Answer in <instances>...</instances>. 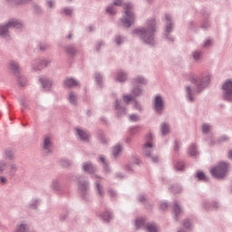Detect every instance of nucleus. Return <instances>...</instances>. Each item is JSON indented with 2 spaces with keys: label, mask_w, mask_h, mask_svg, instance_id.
<instances>
[{
  "label": "nucleus",
  "mask_w": 232,
  "mask_h": 232,
  "mask_svg": "<svg viewBox=\"0 0 232 232\" xmlns=\"http://www.w3.org/2000/svg\"><path fill=\"white\" fill-rule=\"evenodd\" d=\"M188 79L195 85V87L189 85L185 87L186 99L188 102H195L197 93H200V92L209 86V82H211V74L208 72H203L198 75L189 72Z\"/></svg>",
  "instance_id": "obj_1"
},
{
  "label": "nucleus",
  "mask_w": 232,
  "mask_h": 232,
  "mask_svg": "<svg viewBox=\"0 0 232 232\" xmlns=\"http://www.w3.org/2000/svg\"><path fill=\"white\" fill-rule=\"evenodd\" d=\"M122 6L124 10V15L121 19V24L124 28H130L131 24L135 22V14H133V5L130 2H125L122 4V0H115L112 4L106 7V14L109 15L117 14V7Z\"/></svg>",
  "instance_id": "obj_2"
},
{
  "label": "nucleus",
  "mask_w": 232,
  "mask_h": 232,
  "mask_svg": "<svg viewBox=\"0 0 232 232\" xmlns=\"http://www.w3.org/2000/svg\"><path fill=\"white\" fill-rule=\"evenodd\" d=\"M155 32H157V20L150 18L146 21L144 27L134 29L132 34L137 35L145 44L155 46V44H157Z\"/></svg>",
  "instance_id": "obj_3"
},
{
  "label": "nucleus",
  "mask_w": 232,
  "mask_h": 232,
  "mask_svg": "<svg viewBox=\"0 0 232 232\" xmlns=\"http://www.w3.org/2000/svg\"><path fill=\"white\" fill-rule=\"evenodd\" d=\"M82 169L85 173L92 175V179L94 180V189L96 194L102 198L104 197V188L102 187V178L93 174L97 171V167L93 165L91 161L82 163Z\"/></svg>",
  "instance_id": "obj_4"
},
{
  "label": "nucleus",
  "mask_w": 232,
  "mask_h": 232,
  "mask_svg": "<svg viewBox=\"0 0 232 232\" xmlns=\"http://www.w3.org/2000/svg\"><path fill=\"white\" fill-rule=\"evenodd\" d=\"M153 139V134L150 133L147 135V141L143 146V155L149 157L154 164H157L160 161L159 156H155V144L151 141Z\"/></svg>",
  "instance_id": "obj_5"
},
{
  "label": "nucleus",
  "mask_w": 232,
  "mask_h": 232,
  "mask_svg": "<svg viewBox=\"0 0 232 232\" xmlns=\"http://www.w3.org/2000/svg\"><path fill=\"white\" fill-rule=\"evenodd\" d=\"M229 168L228 162L221 161L210 169V173L214 179H224L227 175Z\"/></svg>",
  "instance_id": "obj_6"
},
{
  "label": "nucleus",
  "mask_w": 232,
  "mask_h": 232,
  "mask_svg": "<svg viewBox=\"0 0 232 232\" xmlns=\"http://www.w3.org/2000/svg\"><path fill=\"white\" fill-rule=\"evenodd\" d=\"M10 28H15L16 30H21V28H23V22H21V20L13 18L8 20V22L5 24L0 25L1 37H5V39H8L10 37L8 29Z\"/></svg>",
  "instance_id": "obj_7"
},
{
  "label": "nucleus",
  "mask_w": 232,
  "mask_h": 232,
  "mask_svg": "<svg viewBox=\"0 0 232 232\" xmlns=\"http://www.w3.org/2000/svg\"><path fill=\"white\" fill-rule=\"evenodd\" d=\"M173 32V18L171 17V14H165V34H164V39L169 41V43H173L175 41V38L169 34Z\"/></svg>",
  "instance_id": "obj_8"
},
{
  "label": "nucleus",
  "mask_w": 232,
  "mask_h": 232,
  "mask_svg": "<svg viewBox=\"0 0 232 232\" xmlns=\"http://www.w3.org/2000/svg\"><path fill=\"white\" fill-rule=\"evenodd\" d=\"M221 91L223 101L232 102V79H227L223 82Z\"/></svg>",
  "instance_id": "obj_9"
},
{
  "label": "nucleus",
  "mask_w": 232,
  "mask_h": 232,
  "mask_svg": "<svg viewBox=\"0 0 232 232\" xmlns=\"http://www.w3.org/2000/svg\"><path fill=\"white\" fill-rule=\"evenodd\" d=\"M71 180H78L77 186L82 196L86 197L90 191V182L82 179V176H75Z\"/></svg>",
  "instance_id": "obj_10"
},
{
  "label": "nucleus",
  "mask_w": 232,
  "mask_h": 232,
  "mask_svg": "<svg viewBox=\"0 0 232 232\" xmlns=\"http://www.w3.org/2000/svg\"><path fill=\"white\" fill-rule=\"evenodd\" d=\"M152 104H153V110L155 113H157V115H162V113H164L165 103H164V98H162V96L159 94L156 95L153 99Z\"/></svg>",
  "instance_id": "obj_11"
},
{
  "label": "nucleus",
  "mask_w": 232,
  "mask_h": 232,
  "mask_svg": "<svg viewBox=\"0 0 232 232\" xmlns=\"http://www.w3.org/2000/svg\"><path fill=\"white\" fill-rule=\"evenodd\" d=\"M42 150L45 155L53 153V141L52 140V136H44Z\"/></svg>",
  "instance_id": "obj_12"
},
{
  "label": "nucleus",
  "mask_w": 232,
  "mask_h": 232,
  "mask_svg": "<svg viewBox=\"0 0 232 232\" xmlns=\"http://www.w3.org/2000/svg\"><path fill=\"white\" fill-rule=\"evenodd\" d=\"M51 63H52V61L48 59L38 58L34 62L32 68L34 72H40V70H43V68H46V66H50Z\"/></svg>",
  "instance_id": "obj_13"
},
{
  "label": "nucleus",
  "mask_w": 232,
  "mask_h": 232,
  "mask_svg": "<svg viewBox=\"0 0 232 232\" xmlns=\"http://www.w3.org/2000/svg\"><path fill=\"white\" fill-rule=\"evenodd\" d=\"M114 81L115 82H121V83L126 82L128 81V72L122 69H119L115 72Z\"/></svg>",
  "instance_id": "obj_14"
},
{
  "label": "nucleus",
  "mask_w": 232,
  "mask_h": 232,
  "mask_svg": "<svg viewBox=\"0 0 232 232\" xmlns=\"http://www.w3.org/2000/svg\"><path fill=\"white\" fill-rule=\"evenodd\" d=\"M132 86H146L148 84V79L142 75H137L130 80Z\"/></svg>",
  "instance_id": "obj_15"
},
{
  "label": "nucleus",
  "mask_w": 232,
  "mask_h": 232,
  "mask_svg": "<svg viewBox=\"0 0 232 232\" xmlns=\"http://www.w3.org/2000/svg\"><path fill=\"white\" fill-rule=\"evenodd\" d=\"M201 206L203 209H206V211H210L211 209H218V202L211 201L208 199L203 200L201 202Z\"/></svg>",
  "instance_id": "obj_16"
},
{
  "label": "nucleus",
  "mask_w": 232,
  "mask_h": 232,
  "mask_svg": "<svg viewBox=\"0 0 232 232\" xmlns=\"http://www.w3.org/2000/svg\"><path fill=\"white\" fill-rule=\"evenodd\" d=\"M75 131L80 140H83V142H88L90 140V132H88V130L82 128H76Z\"/></svg>",
  "instance_id": "obj_17"
},
{
  "label": "nucleus",
  "mask_w": 232,
  "mask_h": 232,
  "mask_svg": "<svg viewBox=\"0 0 232 232\" xmlns=\"http://www.w3.org/2000/svg\"><path fill=\"white\" fill-rule=\"evenodd\" d=\"M191 57L194 63H202V61H204V51L196 49L192 51Z\"/></svg>",
  "instance_id": "obj_18"
},
{
  "label": "nucleus",
  "mask_w": 232,
  "mask_h": 232,
  "mask_svg": "<svg viewBox=\"0 0 232 232\" xmlns=\"http://www.w3.org/2000/svg\"><path fill=\"white\" fill-rule=\"evenodd\" d=\"M173 213L175 220H179V217H180L182 213H184L182 206H180V202L174 201Z\"/></svg>",
  "instance_id": "obj_19"
},
{
  "label": "nucleus",
  "mask_w": 232,
  "mask_h": 232,
  "mask_svg": "<svg viewBox=\"0 0 232 232\" xmlns=\"http://www.w3.org/2000/svg\"><path fill=\"white\" fill-rule=\"evenodd\" d=\"M133 87L130 89V93L134 97H142L144 95V88L140 85H132Z\"/></svg>",
  "instance_id": "obj_20"
},
{
  "label": "nucleus",
  "mask_w": 232,
  "mask_h": 232,
  "mask_svg": "<svg viewBox=\"0 0 232 232\" xmlns=\"http://www.w3.org/2000/svg\"><path fill=\"white\" fill-rule=\"evenodd\" d=\"M67 101L72 106H77V104H79V96L77 95V92H70L68 93Z\"/></svg>",
  "instance_id": "obj_21"
},
{
  "label": "nucleus",
  "mask_w": 232,
  "mask_h": 232,
  "mask_svg": "<svg viewBox=\"0 0 232 232\" xmlns=\"http://www.w3.org/2000/svg\"><path fill=\"white\" fill-rule=\"evenodd\" d=\"M100 218L105 224H108V222L113 220V213L111 210H104L102 214H100Z\"/></svg>",
  "instance_id": "obj_22"
},
{
  "label": "nucleus",
  "mask_w": 232,
  "mask_h": 232,
  "mask_svg": "<svg viewBox=\"0 0 232 232\" xmlns=\"http://www.w3.org/2000/svg\"><path fill=\"white\" fill-rule=\"evenodd\" d=\"M63 84L66 88H77V86H81V82L73 78H66Z\"/></svg>",
  "instance_id": "obj_23"
},
{
  "label": "nucleus",
  "mask_w": 232,
  "mask_h": 232,
  "mask_svg": "<svg viewBox=\"0 0 232 232\" xmlns=\"http://www.w3.org/2000/svg\"><path fill=\"white\" fill-rule=\"evenodd\" d=\"M115 110L118 117H121V115H126V113H128L126 107L121 105V101L119 100L115 101Z\"/></svg>",
  "instance_id": "obj_24"
},
{
  "label": "nucleus",
  "mask_w": 232,
  "mask_h": 232,
  "mask_svg": "<svg viewBox=\"0 0 232 232\" xmlns=\"http://www.w3.org/2000/svg\"><path fill=\"white\" fill-rule=\"evenodd\" d=\"M122 150H124V147H122V145L119 143L116 144L111 150L112 157H114V159H118V157H121V155H122Z\"/></svg>",
  "instance_id": "obj_25"
},
{
  "label": "nucleus",
  "mask_w": 232,
  "mask_h": 232,
  "mask_svg": "<svg viewBox=\"0 0 232 232\" xmlns=\"http://www.w3.org/2000/svg\"><path fill=\"white\" fill-rule=\"evenodd\" d=\"M134 226L136 229H146V218H137L134 221Z\"/></svg>",
  "instance_id": "obj_26"
},
{
  "label": "nucleus",
  "mask_w": 232,
  "mask_h": 232,
  "mask_svg": "<svg viewBox=\"0 0 232 232\" xmlns=\"http://www.w3.org/2000/svg\"><path fill=\"white\" fill-rule=\"evenodd\" d=\"M64 50L69 57H75V55H77V48H75L73 44L66 45Z\"/></svg>",
  "instance_id": "obj_27"
},
{
  "label": "nucleus",
  "mask_w": 232,
  "mask_h": 232,
  "mask_svg": "<svg viewBox=\"0 0 232 232\" xmlns=\"http://www.w3.org/2000/svg\"><path fill=\"white\" fill-rule=\"evenodd\" d=\"M40 82L45 91H49L52 89V80L48 78H40Z\"/></svg>",
  "instance_id": "obj_28"
},
{
  "label": "nucleus",
  "mask_w": 232,
  "mask_h": 232,
  "mask_svg": "<svg viewBox=\"0 0 232 232\" xmlns=\"http://www.w3.org/2000/svg\"><path fill=\"white\" fill-rule=\"evenodd\" d=\"M17 164L14 163H11L9 164V170L6 172L7 173V177H9L10 179H14V177H15V173H17Z\"/></svg>",
  "instance_id": "obj_29"
},
{
  "label": "nucleus",
  "mask_w": 232,
  "mask_h": 232,
  "mask_svg": "<svg viewBox=\"0 0 232 232\" xmlns=\"http://www.w3.org/2000/svg\"><path fill=\"white\" fill-rule=\"evenodd\" d=\"M146 231L147 232H160V228L159 227V225L157 223H148L146 225Z\"/></svg>",
  "instance_id": "obj_30"
},
{
  "label": "nucleus",
  "mask_w": 232,
  "mask_h": 232,
  "mask_svg": "<svg viewBox=\"0 0 232 232\" xmlns=\"http://www.w3.org/2000/svg\"><path fill=\"white\" fill-rule=\"evenodd\" d=\"M9 68L14 73H19L21 72V67L19 66V63L14 60L9 62Z\"/></svg>",
  "instance_id": "obj_31"
},
{
  "label": "nucleus",
  "mask_w": 232,
  "mask_h": 232,
  "mask_svg": "<svg viewBox=\"0 0 232 232\" xmlns=\"http://www.w3.org/2000/svg\"><path fill=\"white\" fill-rule=\"evenodd\" d=\"M11 6H17L19 5H26L32 0H5Z\"/></svg>",
  "instance_id": "obj_32"
},
{
  "label": "nucleus",
  "mask_w": 232,
  "mask_h": 232,
  "mask_svg": "<svg viewBox=\"0 0 232 232\" xmlns=\"http://www.w3.org/2000/svg\"><path fill=\"white\" fill-rule=\"evenodd\" d=\"M183 227L184 228L178 229V232H188V230L193 227V224L191 223V221H189V219H185L183 222Z\"/></svg>",
  "instance_id": "obj_33"
},
{
  "label": "nucleus",
  "mask_w": 232,
  "mask_h": 232,
  "mask_svg": "<svg viewBox=\"0 0 232 232\" xmlns=\"http://www.w3.org/2000/svg\"><path fill=\"white\" fill-rule=\"evenodd\" d=\"M188 154L190 157H197L198 155V149H197V145L191 144L188 149Z\"/></svg>",
  "instance_id": "obj_34"
},
{
  "label": "nucleus",
  "mask_w": 232,
  "mask_h": 232,
  "mask_svg": "<svg viewBox=\"0 0 232 232\" xmlns=\"http://www.w3.org/2000/svg\"><path fill=\"white\" fill-rule=\"evenodd\" d=\"M169 123L164 121L160 124V131H161V135L166 136L168 135V133H169Z\"/></svg>",
  "instance_id": "obj_35"
},
{
  "label": "nucleus",
  "mask_w": 232,
  "mask_h": 232,
  "mask_svg": "<svg viewBox=\"0 0 232 232\" xmlns=\"http://www.w3.org/2000/svg\"><path fill=\"white\" fill-rule=\"evenodd\" d=\"M3 157L5 160H14V159H15V157L14 156V150H5L4 151Z\"/></svg>",
  "instance_id": "obj_36"
},
{
  "label": "nucleus",
  "mask_w": 232,
  "mask_h": 232,
  "mask_svg": "<svg viewBox=\"0 0 232 232\" xmlns=\"http://www.w3.org/2000/svg\"><path fill=\"white\" fill-rule=\"evenodd\" d=\"M10 176H8V173L5 172V174H0V186H6L9 182Z\"/></svg>",
  "instance_id": "obj_37"
},
{
  "label": "nucleus",
  "mask_w": 232,
  "mask_h": 232,
  "mask_svg": "<svg viewBox=\"0 0 232 232\" xmlns=\"http://www.w3.org/2000/svg\"><path fill=\"white\" fill-rule=\"evenodd\" d=\"M94 79L96 81V84L102 88V84L104 83V77L101 72H96L94 74Z\"/></svg>",
  "instance_id": "obj_38"
},
{
  "label": "nucleus",
  "mask_w": 232,
  "mask_h": 232,
  "mask_svg": "<svg viewBox=\"0 0 232 232\" xmlns=\"http://www.w3.org/2000/svg\"><path fill=\"white\" fill-rule=\"evenodd\" d=\"M213 126L209 123H203L201 127V131L204 135H208L210 131H212Z\"/></svg>",
  "instance_id": "obj_39"
},
{
  "label": "nucleus",
  "mask_w": 232,
  "mask_h": 232,
  "mask_svg": "<svg viewBox=\"0 0 232 232\" xmlns=\"http://www.w3.org/2000/svg\"><path fill=\"white\" fill-rule=\"evenodd\" d=\"M114 43L117 44V46H121V44H124V43H126V37L117 34L114 39Z\"/></svg>",
  "instance_id": "obj_40"
},
{
  "label": "nucleus",
  "mask_w": 232,
  "mask_h": 232,
  "mask_svg": "<svg viewBox=\"0 0 232 232\" xmlns=\"http://www.w3.org/2000/svg\"><path fill=\"white\" fill-rule=\"evenodd\" d=\"M51 188L52 189H54V191H59V189H61V182L59 181V179H53L51 183Z\"/></svg>",
  "instance_id": "obj_41"
},
{
  "label": "nucleus",
  "mask_w": 232,
  "mask_h": 232,
  "mask_svg": "<svg viewBox=\"0 0 232 232\" xmlns=\"http://www.w3.org/2000/svg\"><path fill=\"white\" fill-rule=\"evenodd\" d=\"M133 108L136 110V111L142 112L144 111V107L142 106V103L140 102L134 100L133 102Z\"/></svg>",
  "instance_id": "obj_42"
},
{
  "label": "nucleus",
  "mask_w": 232,
  "mask_h": 232,
  "mask_svg": "<svg viewBox=\"0 0 232 232\" xmlns=\"http://www.w3.org/2000/svg\"><path fill=\"white\" fill-rule=\"evenodd\" d=\"M122 99H123V102H125V104H130V102H131V101H135V98L132 94H123Z\"/></svg>",
  "instance_id": "obj_43"
},
{
  "label": "nucleus",
  "mask_w": 232,
  "mask_h": 232,
  "mask_svg": "<svg viewBox=\"0 0 232 232\" xmlns=\"http://www.w3.org/2000/svg\"><path fill=\"white\" fill-rule=\"evenodd\" d=\"M39 204H40L39 199H32L28 204V208L29 209H37Z\"/></svg>",
  "instance_id": "obj_44"
},
{
  "label": "nucleus",
  "mask_w": 232,
  "mask_h": 232,
  "mask_svg": "<svg viewBox=\"0 0 232 232\" xmlns=\"http://www.w3.org/2000/svg\"><path fill=\"white\" fill-rule=\"evenodd\" d=\"M60 164L63 168H70V166L73 165V161L68 159H63V160H61Z\"/></svg>",
  "instance_id": "obj_45"
},
{
  "label": "nucleus",
  "mask_w": 232,
  "mask_h": 232,
  "mask_svg": "<svg viewBox=\"0 0 232 232\" xmlns=\"http://www.w3.org/2000/svg\"><path fill=\"white\" fill-rule=\"evenodd\" d=\"M63 14H64V15H68L69 17H72V15H73V7H64L62 9Z\"/></svg>",
  "instance_id": "obj_46"
},
{
  "label": "nucleus",
  "mask_w": 232,
  "mask_h": 232,
  "mask_svg": "<svg viewBox=\"0 0 232 232\" xmlns=\"http://www.w3.org/2000/svg\"><path fill=\"white\" fill-rule=\"evenodd\" d=\"M100 162H102L105 171H110V167H108V160H106V158H104V156L100 157Z\"/></svg>",
  "instance_id": "obj_47"
},
{
  "label": "nucleus",
  "mask_w": 232,
  "mask_h": 232,
  "mask_svg": "<svg viewBox=\"0 0 232 232\" xmlns=\"http://www.w3.org/2000/svg\"><path fill=\"white\" fill-rule=\"evenodd\" d=\"M20 105L22 106V111H24V110H30V107L28 106V100L26 99L20 100Z\"/></svg>",
  "instance_id": "obj_48"
},
{
  "label": "nucleus",
  "mask_w": 232,
  "mask_h": 232,
  "mask_svg": "<svg viewBox=\"0 0 232 232\" xmlns=\"http://www.w3.org/2000/svg\"><path fill=\"white\" fill-rule=\"evenodd\" d=\"M197 178L198 179V180H203L204 182H208V180H209L208 177H206V174L202 171L197 172Z\"/></svg>",
  "instance_id": "obj_49"
},
{
  "label": "nucleus",
  "mask_w": 232,
  "mask_h": 232,
  "mask_svg": "<svg viewBox=\"0 0 232 232\" xmlns=\"http://www.w3.org/2000/svg\"><path fill=\"white\" fill-rule=\"evenodd\" d=\"M129 120L130 122H139V121H140V116L139 114H130Z\"/></svg>",
  "instance_id": "obj_50"
},
{
  "label": "nucleus",
  "mask_w": 232,
  "mask_h": 232,
  "mask_svg": "<svg viewBox=\"0 0 232 232\" xmlns=\"http://www.w3.org/2000/svg\"><path fill=\"white\" fill-rule=\"evenodd\" d=\"M169 189L172 193H180V191H182V187H180V185H174L171 186Z\"/></svg>",
  "instance_id": "obj_51"
},
{
  "label": "nucleus",
  "mask_w": 232,
  "mask_h": 232,
  "mask_svg": "<svg viewBox=\"0 0 232 232\" xmlns=\"http://www.w3.org/2000/svg\"><path fill=\"white\" fill-rule=\"evenodd\" d=\"M174 167L178 171H182L184 169V161H177Z\"/></svg>",
  "instance_id": "obj_52"
},
{
  "label": "nucleus",
  "mask_w": 232,
  "mask_h": 232,
  "mask_svg": "<svg viewBox=\"0 0 232 232\" xmlns=\"http://www.w3.org/2000/svg\"><path fill=\"white\" fill-rule=\"evenodd\" d=\"M140 131V126H132L130 128V135H135V133H139Z\"/></svg>",
  "instance_id": "obj_53"
},
{
  "label": "nucleus",
  "mask_w": 232,
  "mask_h": 232,
  "mask_svg": "<svg viewBox=\"0 0 232 232\" xmlns=\"http://www.w3.org/2000/svg\"><path fill=\"white\" fill-rule=\"evenodd\" d=\"M104 45L105 44L102 40H99L98 42H96V44H95L96 52H101V49L104 48Z\"/></svg>",
  "instance_id": "obj_54"
},
{
  "label": "nucleus",
  "mask_w": 232,
  "mask_h": 232,
  "mask_svg": "<svg viewBox=\"0 0 232 232\" xmlns=\"http://www.w3.org/2000/svg\"><path fill=\"white\" fill-rule=\"evenodd\" d=\"M28 81L26 80V77L24 76H20L18 77V84H20V86H26Z\"/></svg>",
  "instance_id": "obj_55"
},
{
  "label": "nucleus",
  "mask_w": 232,
  "mask_h": 232,
  "mask_svg": "<svg viewBox=\"0 0 232 232\" xmlns=\"http://www.w3.org/2000/svg\"><path fill=\"white\" fill-rule=\"evenodd\" d=\"M202 46L204 48H209V47L213 46V40H211V39L205 40Z\"/></svg>",
  "instance_id": "obj_56"
},
{
  "label": "nucleus",
  "mask_w": 232,
  "mask_h": 232,
  "mask_svg": "<svg viewBox=\"0 0 232 232\" xmlns=\"http://www.w3.org/2000/svg\"><path fill=\"white\" fill-rule=\"evenodd\" d=\"M5 169H6V162L0 160V175L5 172Z\"/></svg>",
  "instance_id": "obj_57"
},
{
  "label": "nucleus",
  "mask_w": 232,
  "mask_h": 232,
  "mask_svg": "<svg viewBox=\"0 0 232 232\" xmlns=\"http://www.w3.org/2000/svg\"><path fill=\"white\" fill-rule=\"evenodd\" d=\"M160 209H161L162 211H166V209H168V202L161 201L160 203Z\"/></svg>",
  "instance_id": "obj_58"
},
{
  "label": "nucleus",
  "mask_w": 232,
  "mask_h": 232,
  "mask_svg": "<svg viewBox=\"0 0 232 232\" xmlns=\"http://www.w3.org/2000/svg\"><path fill=\"white\" fill-rule=\"evenodd\" d=\"M46 5L49 8H55V0H46Z\"/></svg>",
  "instance_id": "obj_59"
},
{
  "label": "nucleus",
  "mask_w": 232,
  "mask_h": 232,
  "mask_svg": "<svg viewBox=\"0 0 232 232\" xmlns=\"http://www.w3.org/2000/svg\"><path fill=\"white\" fill-rule=\"evenodd\" d=\"M50 45L48 44H39L38 47L42 52H44V50H48V47Z\"/></svg>",
  "instance_id": "obj_60"
},
{
  "label": "nucleus",
  "mask_w": 232,
  "mask_h": 232,
  "mask_svg": "<svg viewBox=\"0 0 232 232\" xmlns=\"http://www.w3.org/2000/svg\"><path fill=\"white\" fill-rule=\"evenodd\" d=\"M209 26H211V24H209V21H205L203 22V24H201V28L203 30H208V28H209Z\"/></svg>",
  "instance_id": "obj_61"
},
{
  "label": "nucleus",
  "mask_w": 232,
  "mask_h": 232,
  "mask_svg": "<svg viewBox=\"0 0 232 232\" xmlns=\"http://www.w3.org/2000/svg\"><path fill=\"white\" fill-rule=\"evenodd\" d=\"M180 148V142L179 141H174V151H179Z\"/></svg>",
  "instance_id": "obj_62"
},
{
  "label": "nucleus",
  "mask_w": 232,
  "mask_h": 232,
  "mask_svg": "<svg viewBox=\"0 0 232 232\" xmlns=\"http://www.w3.org/2000/svg\"><path fill=\"white\" fill-rule=\"evenodd\" d=\"M226 140H229V138L227 135L221 136L218 139V142H226Z\"/></svg>",
  "instance_id": "obj_63"
},
{
  "label": "nucleus",
  "mask_w": 232,
  "mask_h": 232,
  "mask_svg": "<svg viewBox=\"0 0 232 232\" xmlns=\"http://www.w3.org/2000/svg\"><path fill=\"white\" fill-rule=\"evenodd\" d=\"M34 12H36V14H41V12H42L41 6H39L37 5H35L34 6Z\"/></svg>",
  "instance_id": "obj_64"
}]
</instances>
